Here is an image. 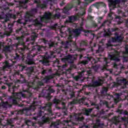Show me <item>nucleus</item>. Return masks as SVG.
I'll use <instances>...</instances> for the list:
<instances>
[{
  "instance_id": "603ef678",
  "label": "nucleus",
  "mask_w": 128,
  "mask_h": 128,
  "mask_svg": "<svg viewBox=\"0 0 128 128\" xmlns=\"http://www.w3.org/2000/svg\"><path fill=\"white\" fill-rule=\"evenodd\" d=\"M0 20H2V16H0Z\"/></svg>"
},
{
  "instance_id": "7ed1b4c3",
  "label": "nucleus",
  "mask_w": 128,
  "mask_h": 128,
  "mask_svg": "<svg viewBox=\"0 0 128 128\" xmlns=\"http://www.w3.org/2000/svg\"><path fill=\"white\" fill-rule=\"evenodd\" d=\"M41 116H42V122H40L41 124H44L48 122V118H44V112L42 111L38 114L37 116L33 117V120H38V118H40Z\"/></svg>"
},
{
  "instance_id": "4d7b16f0",
  "label": "nucleus",
  "mask_w": 128,
  "mask_h": 128,
  "mask_svg": "<svg viewBox=\"0 0 128 128\" xmlns=\"http://www.w3.org/2000/svg\"><path fill=\"white\" fill-rule=\"evenodd\" d=\"M125 114H128V112H126Z\"/></svg>"
},
{
  "instance_id": "c9c22d12",
  "label": "nucleus",
  "mask_w": 128,
  "mask_h": 128,
  "mask_svg": "<svg viewBox=\"0 0 128 128\" xmlns=\"http://www.w3.org/2000/svg\"><path fill=\"white\" fill-rule=\"evenodd\" d=\"M20 68L22 70H23L24 68V66H20Z\"/></svg>"
},
{
  "instance_id": "338daca9",
  "label": "nucleus",
  "mask_w": 128,
  "mask_h": 128,
  "mask_svg": "<svg viewBox=\"0 0 128 128\" xmlns=\"http://www.w3.org/2000/svg\"><path fill=\"white\" fill-rule=\"evenodd\" d=\"M26 24V23H24V25Z\"/></svg>"
},
{
  "instance_id": "37998d69",
  "label": "nucleus",
  "mask_w": 128,
  "mask_h": 128,
  "mask_svg": "<svg viewBox=\"0 0 128 128\" xmlns=\"http://www.w3.org/2000/svg\"><path fill=\"white\" fill-rule=\"evenodd\" d=\"M120 16H116V18H118L119 20H120Z\"/></svg>"
},
{
  "instance_id": "a878e982",
  "label": "nucleus",
  "mask_w": 128,
  "mask_h": 128,
  "mask_svg": "<svg viewBox=\"0 0 128 128\" xmlns=\"http://www.w3.org/2000/svg\"><path fill=\"white\" fill-rule=\"evenodd\" d=\"M118 120V118H114V122L118 124V122H119Z\"/></svg>"
},
{
  "instance_id": "f257e3e1",
  "label": "nucleus",
  "mask_w": 128,
  "mask_h": 128,
  "mask_svg": "<svg viewBox=\"0 0 128 128\" xmlns=\"http://www.w3.org/2000/svg\"><path fill=\"white\" fill-rule=\"evenodd\" d=\"M52 16L50 12H46L42 17L40 16L35 20L36 24H42V22H45L46 20H50Z\"/></svg>"
},
{
  "instance_id": "6e6552de",
  "label": "nucleus",
  "mask_w": 128,
  "mask_h": 128,
  "mask_svg": "<svg viewBox=\"0 0 128 128\" xmlns=\"http://www.w3.org/2000/svg\"><path fill=\"white\" fill-rule=\"evenodd\" d=\"M104 82V80L101 78H99L98 81H96L95 82H93L92 84H88V86H102V83Z\"/></svg>"
},
{
  "instance_id": "4be33fe9",
  "label": "nucleus",
  "mask_w": 128,
  "mask_h": 128,
  "mask_svg": "<svg viewBox=\"0 0 128 128\" xmlns=\"http://www.w3.org/2000/svg\"><path fill=\"white\" fill-rule=\"evenodd\" d=\"M11 66H12V65L8 63L7 62L6 65L4 66V68H10Z\"/></svg>"
},
{
  "instance_id": "f03ea898",
  "label": "nucleus",
  "mask_w": 128,
  "mask_h": 128,
  "mask_svg": "<svg viewBox=\"0 0 128 128\" xmlns=\"http://www.w3.org/2000/svg\"><path fill=\"white\" fill-rule=\"evenodd\" d=\"M24 98V94H22V93H13L12 96H10V98H14L12 100V102L14 104H18V102H20V98Z\"/></svg>"
},
{
  "instance_id": "6e6d98bb",
  "label": "nucleus",
  "mask_w": 128,
  "mask_h": 128,
  "mask_svg": "<svg viewBox=\"0 0 128 128\" xmlns=\"http://www.w3.org/2000/svg\"><path fill=\"white\" fill-rule=\"evenodd\" d=\"M46 40H44V42H46Z\"/></svg>"
},
{
  "instance_id": "9b49d317",
  "label": "nucleus",
  "mask_w": 128,
  "mask_h": 128,
  "mask_svg": "<svg viewBox=\"0 0 128 128\" xmlns=\"http://www.w3.org/2000/svg\"><path fill=\"white\" fill-rule=\"evenodd\" d=\"M124 38V37L122 36H118L117 38H112V42H120L122 40V39Z\"/></svg>"
},
{
  "instance_id": "f3484780",
  "label": "nucleus",
  "mask_w": 128,
  "mask_h": 128,
  "mask_svg": "<svg viewBox=\"0 0 128 128\" xmlns=\"http://www.w3.org/2000/svg\"><path fill=\"white\" fill-rule=\"evenodd\" d=\"M26 124H27V126H36V123H34L30 122V120H28L26 122Z\"/></svg>"
},
{
  "instance_id": "0eeeda50",
  "label": "nucleus",
  "mask_w": 128,
  "mask_h": 128,
  "mask_svg": "<svg viewBox=\"0 0 128 128\" xmlns=\"http://www.w3.org/2000/svg\"><path fill=\"white\" fill-rule=\"evenodd\" d=\"M118 84L120 85H122V88H128V81H126V80L124 78H121L118 80Z\"/></svg>"
},
{
  "instance_id": "ddd939ff",
  "label": "nucleus",
  "mask_w": 128,
  "mask_h": 128,
  "mask_svg": "<svg viewBox=\"0 0 128 128\" xmlns=\"http://www.w3.org/2000/svg\"><path fill=\"white\" fill-rule=\"evenodd\" d=\"M80 29H75L72 30V32L74 36H78L80 34Z\"/></svg>"
},
{
  "instance_id": "09e8293b",
  "label": "nucleus",
  "mask_w": 128,
  "mask_h": 128,
  "mask_svg": "<svg viewBox=\"0 0 128 128\" xmlns=\"http://www.w3.org/2000/svg\"><path fill=\"white\" fill-rule=\"evenodd\" d=\"M98 20H102V17H99V18H98Z\"/></svg>"
},
{
  "instance_id": "7c9ffc66",
  "label": "nucleus",
  "mask_w": 128,
  "mask_h": 128,
  "mask_svg": "<svg viewBox=\"0 0 128 128\" xmlns=\"http://www.w3.org/2000/svg\"><path fill=\"white\" fill-rule=\"evenodd\" d=\"M28 70H30V72H34V68L32 67L29 68Z\"/></svg>"
},
{
  "instance_id": "c756f323",
  "label": "nucleus",
  "mask_w": 128,
  "mask_h": 128,
  "mask_svg": "<svg viewBox=\"0 0 128 128\" xmlns=\"http://www.w3.org/2000/svg\"><path fill=\"white\" fill-rule=\"evenodd\" d=\"M54 16H55V18H60V14L58 13V14H56Z\"/></svg>"
},
{
  "instance_id": "cd10ccee",
  "label": "nucleus",
  "mask_w": 128,
  "mask_h": 128,
  "mask_svg": "<svg viewBox=\"0 0 128 128\" xmlns=\"http://www.w3.org/2000/svg\"><path fill=\"white\" fill-rule=\"evenodd\" d=\"M54 104H58V102H60V100L58 99H54Z\"/></svg>"
},
{
  "instance_id": "ea45409f",
  "label": "nucleus",
  "mask_w": 128,
  "mask_h": 128,
  "mask_svg": "<svg viewBox=\"0 0 128 128\" xmlns=\"http://www.w3.org/2000/svg\"><path fill=\"white\" fill-rule=\"evenodd\" d=\"M106 21L104 22V23L102 24V26H104V24H106Z\"/></svg>"
},
{
  "instance_id": "3c124183",
  "label": "nucleus",
  "mask_w": 128,
  "mask_h": 128,
  "mask_svg": "<svg viewBox=\"0 0 128 128\" xmlns=\"http://www.w3.org/2000/svg\"><path fill=\"white\" fill-rule=\"evenodd\" d=\"M94 128H98V126H94Z\"/></svg>"
},
{
  "instance_id": "dca6fc26",
  "label": "nucleus",
  "mask_w": 128,
  "mask_h": 128,
  "mask_svg": "<svg viewBox=\"0 0 128 128\" xmlns=\"http://www.w3.org/2000/svg\"><path fill=\"white\" fill-rule=\"evenodd\" d=\"M108 92V88L104 87L101 90V93L104 96H106V92Z\"/></svg>"
},
{
  "instance_id": "aec40b11",
  "label": "nucleus",
  "mask_w": 128,
  "mask_h": 128,
  "mask_svg": "<svg viewBox=\"0 0 128 128\" xmlns=\"http://www.w3.org/2000/svg\"><path fill=\"white\" fill-rule=\"evenodd\" d=\"M60 124H58V122H52L51 126H54V128H56V126H58Z\"/></svg>"
},
{
  "instance_id": "f704fd0d",
  "label": "nucleus",
  "mask_w": 128,
  "mask_h": 128,
  "mask_svg": "<svg viewBox=\"0 0 128 128\" xmlns=\"http://www.w3.org/2000/svg\"><path fill=\"white\" fill-rule=\"evenodd\" d=\"M125 48H126V52L127 54H128V46H126Z\"/></svg>"
},
{
  "instance_id": "680f3d73",
  "label": "nucleus",
  "mask_w": 128,
  "mask_h": 128,
  "mask_svg": "<svg viewBox=\"0 0 128 128\" xmlns=\"http://www.w3.org/2000/svg\"><path fill=\"white\" fill-rule=\"evenodd\" d=\"M66 122H68V121H66Z\"/></svg>"
},
{
  "instance_id": "f8f14e48",
  "label": "nucleus",
  "mask_w": 128,
  "mask_h": 128,
  "mask_svg": "<svg viewBox=\"0 0 128 128\" xmlns=\"http://www.w3.org/2000/svg\"><path fill=\"white\" fill-rule=\"evenodd\" d=\"M36 12V9H34L32 11H30V12L27 13L26 15V18H30V16H34V13Z\"/></svg>"
},
{
  "instance_id": "a18cd8bd",
  "label": "nucleus",
  "mask_w": 128,
  "mask_h": 128,
  "mask_svg": "<svg viewBox=\"0 0 128 128\" xmlns=\"http://www.w3.org/2000/svg\"><path fill=\"white\" fill-rule=\"evenodd\" d=\"M50 92H54V89H51Z\"/></svg>"
},
{
  "instance_id": "1a4fd4ad",
  "label": "nucleus",
  "mask_w": 128,
  "mask_h": 128,
  "mask_svg": "<svg viewBox=\"0 0 128 128\" xmlns=\"http://www.w3.org/2000/svg\"><path fill=\"white\" fill-rule=\"evenodd\" d=\"M52 0H46V1L44 3V4H40L38 1L35 0L34 2L38 4L37 8H46V4L48 2H52Z\"/></svg>"
},
{
  "instance_id": "bb28decb",
  "label": "nucleus",
  "mask_w": 128,
  "mask_h": 128,
  "mask_svg": "<svg viewBox=\"0 0 128 128\" xmlns=\"http://www.w3.org/2000/svg\"><path fill=\"white\" fill-rule=\"evenodd\" d=\"M48 46H49L50 48H52V47L54 46V44L53 42H51L49 43Z\"/></svg>"
},
{
  "instance_id": "864d4df0",
  "label": "nucleus",
  "mask_w": 128,
  "mask_h": 128,
  "mask_svg": "<svg viewBox=\"0 0 128 128\" xmlns=\"http://www.w3.org/2000/svg\"><path fill=\"white\" fill-rule=\"evenodd\" d=\"M76 116H80V114H76Z\"/></svg>"
},
{
  "instance_id": "79ce46f5",
  "label": "nucleus",
  "mask_w": 128,
  "mask_h": 128,
  "mask_svg": "<svg viewBox=\"0 0 128 128\" xmlns=\"http://www.w3.org/2000/svg\"><path fill=\"white\" fill-rule=\"evenodd\" d=\"M2 90H6V86H2Z\"/></svg>"
},
{
  "instance_id": "58836bf2",
  "label": "nucleus",
  "mask_w": 128,
  "mask_h": 128,
  "mask_svg": "<svg viewBox=\"0 0 128 128\" xmlns=\"http://www.w3.org/2000/svg\"><path fill=\"white\" fill-rule=\"evenodd\" d=\"M118 28H114L112 30V32H116V30H118Z\"/></svg>"
},
{
  "instance_id": "9d476101",
  "label": "nucleus",
  "mask_w": 128,
  "mask_h": 128,
  "mask_svg": "<svg viewBox=\"0 0 128 128\" xmlns=\"http://www.w3.org/2000/svg\"><path fill=\"white\" fill-rule=\"evenodd\" d=\"M63 60H65V62H68L70 64H72V62H74V56L69 55L67 56L66 58H64Z\"/></svg>"
},
{
  "instance_id": "69168bd1",
  "label": "nucleus",
  "mask_w": 128,
  "mask_h": 128,
  "mask_svg": "<svg viewBox=\"0 0 128 128\" xmlns=\"http://www.w3.org/2000/svg\"><path fill=\"white\" fill-rule=\"evenodd\" d=\"M6 104H8V102H6Z\"/></svg>"
},
{
  "instance_id": "2eb2a0df",
  "label": "nucleus",
  "mask_w": 128,
  "mask_h": 128,
  "mask_svg": "<svg viewBox=\"0 0 128 128\" xmlns=\"http://www.w3.org/2000/svg\"><path fill=\"white\" fill-rule=\"evenodd\" d=\"M8 88L9 92H12V95L14 94H15L14 92H16V86H12V88H10V86H9Z\"/></svg>"
},
{
  "instance_id": "4c0bfd02",
  "label": "nucleus",
  "mask_w": 128,
  "mask_h": 128,
  "mask_svg": "<svg viewBox=\"0 0 128 128\" xmlns=\"http://www.w3.org/2000/svg\"><path fill=\"white\" fill-rule=\"evenodd\" d=\"M88 12H92V8L90 7L88 8Z\"/></svg>"
},
{
  "instance_id": "393cba45",
  "label": "nucleus",
  "mask_w": 128,
  "mask_h": 128,
  "mask_svg": "<svg viewBox=\"0 0 128 128\" xmlns=\"http://www.w3.org/2000/svg\"><path fill=\"white\" fill-rule=\"evenodd\" d=\"M34 64V62L32 60H30L28 62V64Z\"/></svg>"
},
{
  "instance_id": "5701e85b",
  "label": "nucleus",
  "mask_w": 128,
  "mask_h": 128,
  "mask_svg": "<svg viewBox=\"0 0 128 128\" xmlns=\"http://www.w3.org/2000/svg\"><path fill=\"white\" fill-rule=\"evenodd\" d=\"M80 63L82 64H88V60H84L81 62Z\"/></svg>"
},
{
  "instance_id": "e433bc0d",
  "label": "nucleus",
  "mask_w": 128,
  "mask_h": 128,
  "mask_svg": "<svg viewBox=\"0 0 128 128\" xmlns=\"http://www.w3.org/2000/svg\"><path fill=\"white\" fill-rule=\"evenodd\" d=\"M116 98H118V100H120V96H119L118 94H117L116 95Z\"/></svg>"
},
{
  "instance_id": "49530a36",
  "label": "nucleus",
  "mask_w": 128,
  "mask_h": 128,
  "mask_svg": "<svg viewBox=\"0 0 128 128\" xmlns=\"http://www.w3.org/2000/svg\"><path fill=\"white\" fill-rule=\"evenodd\" d=\"M77 2H78V4H80V0H77Z\"/></svg>"
},
{
  "instance_id": "e2e57ef3",
  "label": "nucleus",
  "mask_w": 128,
  "mask_h": 128,
  "mask_svg": "<svg viewBox=\"0 0 128 128\" xmlns=\"http://www.w3.org/2000/svg\"><path fill=\"white\" fill-rule=\"evenodd\" d=\"M62 104H64V103H62Z\"/></svg>"
},
{
  "instance_id": "39448f33",
  "label": "nucleus",
  "mask_w": 128,
  "mask_h": 128,
  "mask_svg": "<svg viewBox=\"0 0 128 128\" xmlns=\"http://www.w3.org/2000/svg\"><path fill=\"white\" fill-rule=\"evenodd\" d=\"M120 55V52H117L116 54H114L111 57V59L110 58H104V60L106 62V64H108V62L110 60H115V62H120V58L118 56Z\"/></svg>"
},
{
  "instance_id": "2f4dec72",
  "label": "nucleus",
  "mask_w": 128,
  "mask_h": 128,
  "mask_svg": "<svg viewBox=\"0 0 128 128\" xmlns=\"http://www.w3.org/2000/svg\"><path fill=\"white\" fill-rule=\"evenodd\" d=\"M51 78H54V76H52V75L48 76V80H50Z\"/></svg>"
},
{
  "instance_id": "473e14b6",
  "label": "nucleus",
  "mask_w": 128,
  "mask_h": 128,
  "mask_svg": "<svg viewBox=\"0 0 128 128\" xmlns=\"http://www.w3.org/2000/svg\"><path fill=\"white\" fill-rule=\"evenodd\" d=\"M118 65L116 64H114V68H118Z\"/></svg>"
},
{
  "instance_id": "a19ab883",
  "label": "nucleus",
  "mask_w": 128,
  "mask_h": 128,
  "mask_svg": "<svg viewBox=\"0 0 128 128\" xmlns=\"http://www.w3.org/2000/svg\"><path fill=\"white\" fill-rule=\"evenodd\" d=\"M88 74H92V70H90L89 71H88Z\"/></svg>"
},
{
  "instance_id": "a211bd4d",
  "label": "nucleus",
  "mask_w": 128,
  "mask_h": 128,
  "mask_svg": "<svg viewBox=\"0 0 128 128\" xmlns=\"http://www.w3.org/2000/svg\"><path fill=\"white\" fill-rule=\"evenodd\" d=\"M92 108H89L87 110H85V114L86 116H88L90 112H92Z\"/></svg>"
},
{
  "instance_id": "0e129e2a",
  "label": "nucleus",
  "mask_w": 128,
  "mask_h": 128,
  "mask_svg": "<svg viewBox=\"0 0 128 128\" xmlns=\"http://www.w3.org/2000/svg\"><path fill=\"white\" fill-rule=\"evenodd\" d=\"M109 16H110V14H109Z\"/></svg>"
},
{
  "instance_id": "c03bdc74",
  "label": "nucleus",
  "mask_w": 128,
  "mask_h": 128,
  "mask_svg": "<svg viewBox=\"0 0 128 128\" xmlns=\"http://www.w3.org/2000/svg\"><path fill=\"white\" fill-rule=\"evenodd\" d=\"M107 46H112V44H110V43H108V44H106Z\"/></svg>"
},
{
  "instance_id": "b1692460",
  "label": "nucleus",
  "mask_w": 128,
  "mask_h": 128,
  "mask_svg": "<svg viewBox=\"0 0 128 128\" xmlns=\"http://www.w3.org/2000/svg\"><path fill=\"white\" fill-rule=\"evenodd\" d=\"M84 100H86V98H82L79 100V102L80 104H84Z\"/></svg>"
},
{
  "instance_id": "052dcab7",
  "label": "nucleus",
  "mask_w": 128,
  "mask_h": 128,
  "mask_svg": "<svg viewBox=\"0 0 128 128\" xmlns=\"http://www.w3.org/2000/svg\"><path fill=\"white\" fill-rule=\"evenodd\" d=\"M19 106H20V105H19Z\"/></svg>"
},
{
  "instance_id": "bf43d9fd",
  "label": "nucleus",
  "mask_w": 128,
  "mask_h": 128,
  "mask_svg": "<svg viewBox=\"0 0 128 128\" xmlns=\"http://www.w3.org/2000/svg\"><path fill=\"white\" fill-rule=\"evenodd\" d=\"M38 36L36 35L35 36V38H36Z\"/></svg>"
},
{
  "instance_id": "de8ad7c7",
  "label": "nucleus",
  "mask_w": 128,
  "mask_h": 128,
  "mask_svg": "<svg viewBox=\"0 0 128 128\" xmlns=\"http://www.w3.org/2000/svg\"><path fill=\"white\" fill-rule=\"evenodd\" d=\"M10 32H8V33H5V34H6V36H10Z\"/></svg>"
},
{
  "instance_id": "20e7f679",
  "label": "nucleus",
  "mask_w": 128,
  "mask_h": 128,
  "mask_svg": "<svg viewBox=\"0 0 128 128\" xmlns=\"http://www.w3.org/2000/svg\"><path fill=\"white\" fill-rule=\"evenodd\" d=\"M54 54V52H50L49 53L46 52L45 56L44 57V59L43 60H40V62H42L43 64H48V58H52Z\"/></svg>"
},
{
  "instance_id": "72a5a7b5",
  "label": "nucleus",
  "mask_w": 128,
  "mask_h": 128,
  "mask_svg": "<svg viewBox=\"0 0 128 128\" xmlns=\"http://www.w3.org/2000/svg\"><path fill=\"white\" fill-rule=\"evenodd\" d=\"M46 70H44L42 71V74H46Z\"/></svg>"
},
{
  "instance_id": "423d86ee",
  "label": "nucleus",
  "mask_w": 128,
  "mask_h": 128,
  "mask_svg": "<svg viewBox=\"0 0 128 128\" xmlns=\"http://www.w3.org/2000/svg\"><path fill=\"white\" fill-rule=\"evenodd\" d=\"M109 6H112V8H118L120 6V0H108Z\"/></svg>"
},
{
  "instance_id": "c85d7f7f",
  "label": "nucleus",
  "mask_w": 128,
  "mask_h": 128,
  "mask_svg": "<svg viewBox=\"0 0 128 128\" xmlns=\"http://www.w3.org/2000/svg\"><path fill=\"white\" fill-rule=\"evenodd\" d=\"M76 119L78 120H84V117H76Z\"/></svg>"
},
{
  "instance_id": "412c9836",
  "label": "nucleus",
  "mask_w": 128,
  "mask_h": 128,
  "mask_svg": "<svg viewBox=\"0 0 128 128\" xmlns=\"http://www.w3.org/2000/svg\"><path fill=\"white\" fill-rule=\"evenodd\" d=\"M52 106V104H47L46 106V108H48V110L49 112H52V110H50V106Z\"/></svg>"
},
{
  "instance_id": "6ab92c4d",
  "label": "nucleus",
  "mask_w": 128,
  "mask_h": 128,
  "mask_svg": "<svg viewBox=\"0 0 128 128\" xmlns=\"http://www.w3.org/2000/svg\"><path fill=\"white\" fill-rule=\"evenodd\" d=\"M84 72V71H83L80 74L76 76L75 77H74V80H80V78H82V74Z\"/></svg>"
},
{
  "instance_id": "5fc2aeb1",
  "label": "nucleus",
  "mask_w": 128,
  "mask_h": 128,
  "mask_svg": "<svg viewBox=\"0 0 128 128\" xmlns=\"http://www.w3.org/2000/svg\"><path fill=\"white\" fill-rule=\"evenodd\" d=\"M94 103H92V104H91V106H94Z\"/></svg>"
},
{
  "instance_id": "13d9d810",
  "label": "nucleus",
  "mask_w": 128,
  "mask_h": 128,
  "mask_svg": "<svg viewBox=\"0 0 128 128\" xmlns=\"http://www.w3.org/2000/svg\"><path fill=\"white\" fill-rule=\"evenodd\" d=\"M89 2H92V0H89Z\"/></svg>"
},
{
  "instance_id": "8fccbe9b",
  "label": "nucleus",
  "mask_w": 128,
  "mask_h": 128,
  "mask_svg": "<svg viewBox=\"0 0 128 128\" xmlns=\"http://www.w3.org/2000/svg\"><path fill=\"white\" fill-rule=\"evenodd\" d=\"M69 38H72V34H70V36H69Z\"/></svg>"
},
{
  "instance_id": "4468645a",
  "label": "nucleus",
  "mask_w": 128,
  "mask_h": 128,
  "mask_svg": "<svg viewBox=\"0 0 128 128\" xmlns=\"http://www.w3.org/2000/svg\"><path fill=\"white\" fill-rule=\"evenodd\" d=\"M78 16H71L69 17V22H76V20H78Z\"/></svg>"
}]
</instances>
